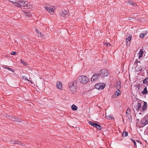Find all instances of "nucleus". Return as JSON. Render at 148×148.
Segmentation results:
<instances>
[{
    "mask_svg": "<svg viewBox=\"0 0 148 148\" xmlns=\"http://www.w3.org/2000/svg\"><path fill=\"white\" fill-rule=\"evenodd\" d=\"M71 109L75 111L77 110V107L75 105L73 104L71 106Z\"/></svg>",
    "mask_w": 148,
    "mask_h": 148,
    "instance_id": "obj_20",
    "label": "nucleus"
},
{
    "mask_svg": "<svg viewBox=\"0 0 148 148\" xmlns=\"http://www.w3.org/2000/svg\"><path fill=\"white\" fill-rule=\"evenodd\" d=\"M21 144V143L20 142H19V141H14V143H12V144Z\"/></svg>",
    "mask_w": 148,
    "mask_h": 148,
    "instance_id": "obj_32",
    "label": "nucleus"
},
{
    "mask_svg": "<svg viewBox=\"0 0 148 148\" xmlns=\"http://www.w3.org/2000/svg\"><path fill=\"white\" fill-rule=\"evenodd\" d=\"M137 106L138 107V110L139 109V108H140L141 106V103H137Z\"/></svg>",
    "mask_w": 148,
    "mask_h": 148,
    "instance_id": "obj_30",
    "label": "nucleus"
},
{
    "mask_svg": "<svg viewBox=\"0 0 148 148\" xmlns=\"http://www.w3.org/2000/svg\"><path fill=\"white\" fill-rule=\"evenodd\" d=\"M140 123L143 125L145 126L148 124V118L147 117H144L141 120Z\"/></svg>",
    "mask_w": 148,
    "mask_h": 148,
    "instance_id": "obj_8",
    "label": "nucleus"
},
{
    "mask_svg": "<svg viewBox=\"0 0 148 148\" xmlns=\"http://www.w3.org/2000/svg\"><path fill=\"white\" fill-rule=\"evenodd\" d=\"M132 37L131 36H129L126 38V39L124 41L122 44L124 43H126L127 46H129L130 43V40L132 39Z\"/></svg>",
    "mask_w": 148,
    "mask_h": 148,
    "instance_id": "obj_6",
    "label": "nucleus"
},
{
    "mask_svg": "<svg viewBox=\"0 0 148 148\" xmlns=\"http://www.w3.org/2000/svg\"><path fill=\"white\" fill-rule=\"evenodd\" d=\"M131 140L132 141V142L134 143V146L135 147H136L137 145L135 141L132 139H131Z\"/></svg>",
    "mask_w": 148,
    "mask_h": 148,
    "instance_id": "obj_28",
    "label": "nucleus"
},
{
    "mask_svg": "<svg viewBox=\"0 0 148 148\" xmlns=\"http://www.w3.org/2000/svg\"><path fill=\"white\" fill-rule=\"evenodd\" d=\"M78 80L80 82L84 84L87 83L89 80L86 76L84 75L78 77Z\"/></svg>",
    "mask_w": 148,
    "mask_h": 148,
    "instance_id": "obj_2",
    "label": "nucleus"
},
{
    "mask_svg": "<svg viewBox=\"0 0 148 148\" xmlns=\"http://www.w3.org/2000/svg\"><path fill=\"white\" fill-rule=\"evenodd\" d=\"M6 116H7V118L8 119L11 120L12 117L13 116L12 115H8H8H7Z\"/></svg>",
    "mask_w": 148,
    "mask_h": 148,
    "instance_id": "obj_33",
    "label": "nucleus"
},
{
    "mask_svg": "<svg viewBox=\"0 0 148 148\" xmlns=\"http://www.w3.org/2000/svg\"><path fill=\"white\" fill-rule=\"evenodd\" d=\"M136 142H138V143H140V144H142V143H141V142H140L139 140H136Z\"/></svg>",
    "mask_w": 148,
    "mask_h": 148,
    "instance_id": "obj_47",
    "label": "nucleus"
},
{
    "mask_svg": "<svg viewBox=\"0 0 148 148\" xmlns=\"http://www.w3.org/2000/svg\"><path fill=\"white\" fill-rule=\"evenodd\" d=\"M105 85L103 84L102 83H99L97 84L95 86L96 88L99 90H102L105 87Z\"/></svg>",
    "mask_w": 148,
    "mask_h": 148,
    "instance_id": "obj_5",
    "label": "nucleus"
},
{
    "mask_svg": "<svg viewBox=\"0 0 148 148\" xmlns=\"http://www.w3.org/2000/svg\"><path fill=\"white\" fill-rule=\"evenodd\" d=\"M147 33L146 32H144V33H141L139 36V37L141 38H143L145 37V36L147 35Z\"/></svg>",
    "mask_w": 148,
    "mask_h": 148,
    "instance_id": "obj_15",
    "label": "nucleus"
},
{
    "mask_svg": "<svg viewBox=\"0 0 148 148\" xmlns=\"http://www.w3.org/2000/svg\"><path fill=\"white\" fill-rule=\"evenodd\" d=\"M140 63V61H139L137 59H136V63Z\"/></svg>",
    "mask_w": 148,
    "mask_h": 148,
    "instance_id": "obj_45",
    "label": "nucleus"
},
{
    "mask_svg": "<svg viewBox=\"0 0 148 148\" xmlns=\"http://www.w3.org/2000/svg\"><path fill=\"white\" fill-rule=\"evenodd\" d=\"M138 107L137 105L136 106L135 105L134 106V107H133V109L134 112H135V111H138Z\"/></svg>",
    "mask_w": 148,
    "mask_h": 148,
    "instance_id": "obj_25",
    "label": "nucleus"
},
{
    "mask_svg": "<svg viewBox=\"0 0 148 148\" xmlns=\"http://www.w3.org/2000/svg\"><path fill=\"white\" fill-rule=\"evenodd\" d=\"M11 54L12 55H14L16 54V52L15 51H14L12 52L11 53Z\"/></svg>",
    "mask_w": 148,
    "mask_h": 148,
    "instance_id": "obj_40",
    "label": "nucleus"
},
{
    "mask_svg": "<svg viewBox=\"0 0 148 148\" xmlns=\"http://www.w3.org/2000/svg\"><path fill=\"white\" fill-rule=\"evenodd\" d=\"M16 118L15 116H13L11 120L13 121H16Z\"/></svg>",
    "mask_w": 148,
    "mask_h": 148,
    "instance_id": "obj_37",
    "label": "nucleus"
},
{
    "mask_svg": "<svg viewBox=\"0 0 148 148\" xmlns=\"http://www.w3.org/2000/svg\"><path fill=\"white\" fill-rule=\"evenodd\" d=\"M121 94V91L119 90V89H118L117 90V91L116 92H115L114 94L116 95L117 96H119V95H120Z\"/></svg>",
    "mask_w": 148,
    "mask_h": 148,
    "instance_id": "obj_21",
    "label": "nucleus"
},
{
    "mask_svg": "<svg viewBox=\"0 0 148 148\" xmlns=\"http://www.w3.org/2000/svg\"><path fill=\"white\" fill-rule=\"evenodd\" d=\"M21 2L22 1L18 2L17 1L16 2L15 4H14V5L18 7H21Z\"/></svg>",
    "mask_w": 148,
    "mask_h": 148,
    "instance_id": "obj_18",
    "label": "nucleus"
},
{
    "mask_svg": "<svg viewBox=\"0 0 148 148\" xmlns=\"http://www.w3.org/2000/svg\"><path fill=\"white\" fill-rule=\"evenodd\" d=\"M142 70L141 68L140 67V68L139 69V70Z\"/></svg>",
    "mask_w": 148,
    "mask_h": 148,
    "instance_id": "obj_51",
    "label": "nucleus"
},
{
    "mask_svg": "<svg viewBox=\"0 0 148 148\" xmlns=\"http://www.w3.org/2000/svg\"><path fill=\"white\" fill-rule=\"evenodd\" d=\"M4 68L5 69H9V68L7 66H4Z\"/></svg>",
    "mask_w": 148,
    "mask_h": 148,
    "instance_id": "obj_43",
    "label": "nucleus"
},
{
    "mask_svg": "<svg viewBox=\"0 0 148 148\" xmlns=\"http://www.w3.org/2000/svg\"><path fill=\"white\" fill-rule=\"evenodd\" d=\"M10 71H13V69H12L10 68L9 69Z\"/></svg>",
    "mask_w": 148,
    "mask_h": 148,
    "instance_id": "obj_46",
    "label": "nucleus"
},
{
    "mask_svg": "<svg viewBox=\"0 0 148 148\" xmlns=\"http://www.w3.org/2000/svg\"><path fill=\"white\" fill-rule=\"evenodd\" d=\"M60 14L64 18H66L69 16L67 12L65 10H63L61 11Z\"/></svg>",
    "mask_w": 148,
    "mask_h": 148,
    "instance_id": "obj_7",
    "label": "nucleus"
},
{
    "mask_svg": "<svg viewBox=\"0 0 148 148\" xmlns=\"http://www.w3.org/2000/svg\"><path fill=\"white\" fill-rule=\"evenodd\" d=\"M98 130H100L101 129V126L99 124L97 123L96 126L95 127Z\"/></svg>",
    "mask_w": 148,
    "mask_h": 148,
    "instance_id": "obj_22",
    "label": "nucleus"
},
{
    "mask_svg": "<svg viewBox=\"0 0 148 148\" xmlns=\"http://www.w3.org/2000/svg\"><path fill=\"white\" fill-rule=\"evenodd\" d=\"M25 14L26 16L28 17H30L31 16V14L30 12H25Z\"/></svg>",
    "mask_w": 148,
    "mask_h": 148,
    "instance_id": "obj_27",
    "label": "nucleus"
},
{
    "mask_svg": "<svg viewBox=\"0 0 148 148\" xmlns=\"http://www.w3.org/2000/svg\"><path fill=\"white\" fill-rule=\"evenodd\" d=\"M50 9L49 8H48L47 6L46 7H45V9L49 12V9Z\"/></svg>",
    "mask_w": 148,
    "mask_h": 148,
    "instance_id": "obj_38",
    "label": "nucleus"
},
{
    "mask_svg": "<svg viewBox=\"0 0 148 148\" xmlns=\"http://www.w3.org/2000/svg\"><path fill=\"white\" fill-rule=\"evenodd\" d=\"M36 32H37V33L39 34L40 35V31H39L38 29H36Z\"/></svg>",
    "mask_w": 148,
    "mask_h": 148,
    "instance_id": "obj_41",
    "label": "nucleus"
},
{
    "mask_svg": "<svg viewBox=\"0 0 148 148\" xmlns=\"http://www.w3.org/2000/svg\"><path fill=\"white\" fill-rule=\"evenodd\" d=\"M40 35L41 37L42 38H45V36L44 35H43L42 33L41 32H40Z\"/></svg>",
    "mask_w": 148,
    "mask_h": 148,
    "instance_id": "obj_31",
    "label": "nucleus"
},
{
    "mask_svg": "<svg viewBox=\"0 0 148 148\" xmlns=\"http://www.w3.org/2000/svg\"><path fill=\"white\" fill-rule=\"evenodd\" d=\"M21 63H22L23 64H24V63H25V62L23 61H22V60H21Z\"/></svg>",
    "mask_w": 148,
    "mask_h": 148,
    "instance_id": "obj_48",
    "label": "nucleus"
},
{
    "mask_svg": "<svg viewBox=\"0 0 148 148\" xmlns=\"http://www.w3.org/2000/svg\"><path fill=\"white\" fill-rule=\"evenodd\" d=\"M25 79L27 81H29V80H28L27 79V78H25Z\"/></svg>",
    "mask_w": 148,
    "mask_h": 148,
    "instance_id": "obj_50",
    "label": "nucleus"
},
{
    "mask_svg": "<svg viewBox=\"0 0 148 148\" xmlns=\"http://www.w3.org/2000/svg\"><path fill=\"white\" fill-rule=\"evenodd\" d=\"M142 93L143 95H147L148 94V92L147 87H145L144 88L143 90L142 91Z\"/></svg>",
    "mask_w": 148,
    "mask_h": 148,
    "instance_id": "obj_14",
    "label": "nucleus"
},
{
    "mask_svg": "<svg viewBox=\"0 0 148 148\" xmlns=\"http://www.w3.org/2000/svg\"><path fill=\"white\" fill-rule=\"evenodd\" d=\"M131 110L130 109H128L126 112V116L127 117H131Z\"/></svg>",
    "mask_w": 148,
    "mask_h": 148,
    "instance_id": "obj_10",
    "label": "nucleus"
},
{
    "mask_svg": "<svg viewBox=\"0 0 148 148\" xmlns=\"http://www.w3.org/2000/svg\"><path fill=\"white\" fill-rule=\"evenodd\" d=\"M21 1V7L26 6H28V2L27 1Z\"/></svg>",
    "mask_w": 148,
    "mask_h": 148,
    "instance_id": "obj_13",
    "label": "nucleus"
},
{
    "mask_svg": "<svg viewBox=\"0 0 148 148\" xmlns=\"http://www.w3.org/2000/svg\"><path fill=\"white\" fill-rule=\"evenodd\" d=\"M147 105V102H146L144 101V104L142 107V110L143 111H145L146 109Z\"/></svg>",
    "mask_w": 148,
    "mask_h": 148,
    "instance_id": "obj_11",
    "label": "nucleus"
},
{
    "mask_svg": "<svg viewBox=\"0 0 148 148\" xmlns=\"http://www.w3.org/2000/svg\"><path fill=\"white\" fill-rule=\"evenodd\" d=\"M128 133L127 132L125 131L123 132L122 134V136L123 137H126L128 135Z\"/></svg>",
    "mask_w": 148,
    "mask_h": 148,
    "instance_id": "obj_26",
    "label": "nucleus"
},
{
    "mask_svg": "<svg viewBox=\"0 0 148 148\" xmlns=\"http://www.w3.org/2000/svg\"><path fill=\"white\" fill-rule=\"evenodd\" d=\"M128 119H129V121L130 122H132V117L131 116V117H128Z\"/></svg>",
    "mask_w": 148,
    "mask_h": 148,
    "instance_id": "obj_39",
    "label": "nucleus"
},
{
    "mask_svg": "<svg viewBox=\"0 0 148 148\" xmlns=\"http://www.w3.org/2000/svg\"><path fill=\"white\" fill-rule=\"evenodd\" d=\"M143 52V51L142 49H140V50L138 53V58L139 59L142 57Z\"/></svg>",
    "mask_w": 148,
    "mask_h": 148,
    "instance_id": "obj_16",
    "label": "nucleus"
},
{
    "mask_svg": "<svg viewBox=\"0 0 148 148\" xmlns=\"http://www.w3.org/2000/svg\"><path fill=\"white\" fill-rule=\"evenodd\" d=\"M127 4H130L133 6H137L136 5H135V3L132 2V1H127Z\"/></svg>",
    "mask_w": 148,
    "mask_h": 148,
    "instance_id": "obj_17",
    "label": "nucleus"
},
{
    "mask_svg": "<svg viewBox=\"0 0 148 148\" xmlns=\"http://www.w3.org/2000/svg\"><path fill=\"white\" fill-rule=\"evenodd\" d=\"M9 1L13 3H14V4H15V3L17 1L16 0H9Z\"/></svg>",
    "mask_w": 148,
    "mask_h": 148,
    "instance_id": "obj_34",
    "label": "nucleus"
},
{
    "mask_svg": "<svg viewBox=\"0 0 148 148\" xmlns=\"http://www.w3.org/2000/svg\"><path fill=\"white\" fill-rule=\"evenodd\" d=\"M136 121L137 122H139V119H136Z\"/></svg>",
    "mask_w": 148,
    "mask_h": 148,
    "instance_id": "obj_49",
    "label": "nucleus"
},
{
    "mask_svg": "<svg viewBox=\"0 0 148 148\" xmlns=\"http://www.w3.org/2000/svg\"><path fill=\"white\" fill-rule=\"evenodd\" d=\"M99 72L101 73V76H107L109 75V73L108 72V71L107 70L103 69L101 70L100 71H99Z\"/></svg>",
    "mask_w": 148,
    "mask_h": 148,
    "instance_id": "obj_4",
    "label": "nucleus"
},
{
    "mask_svg": "<svg viewBox=\"0 0 148 148\" xmlns=\"http://www.w3.org/2000/svg\"><path fill=\"white\" fill-rule=\"evenodd\" d=\"M28 6H26L28 8H32V5H31L29 3H28Z\"/></svg>",
    "mask_w": 148,
    "mask_h": 148,
    "instance_id": "obj_35",
    "label": "nucleus"
},
{
    "mask_svg": "<svg viewBox=\"0 0 148 148\" xmlns=\"http://www.w3.org/2000/svg\"><path fill=\"white\" fill-rule=\"evenodd\" d=\"M104 45H106L107 47H109V46H110V43H107V42H105V43L104 44Z\"/></svg>",
    "mask_w": 148,
    "mask_h": 148,
    "instance_id": "obj_36",
    "label": "nucleus"
},
{
    "mask_svg": "<svg viewBox=\"0 0 148 148\" xmlns=\"http://www.w3.org/2000/svg\"><path fill=\"white\" fill-rule=\"evenodd\" d=\"M62 83L60 82H59L57 83V87L60 90H62L63 88L62 86Z\"/></svg>",
    "mask_w": 148,
    "mask_h": 148,
    "instance_id": "obj_9",
    "label": "nucleus"
},
{
    "mask_svg": "<svg viewBox=\"0 0 148 148\" xmlns=\"http://www.w3.org/2000/svg\"><path fill=\"white\" fill-rule=\"evenodd\" d=\"M116 86L118 89H119L121 88V83L120 82H117L116 84Z\"/></svg>",
    "mask_w": 148,
    "mask_h": 148,
    "instance_id": "obj_12",
    "label": "nucleus"
},
{
    "mask_svg": "<svg viewBox=\"0 0 148 148\" xmlns=\"http://www.w3.org/2000/svg\"><path fill=\"white\" fill-rule=\"evenodd\" d=\"M14 141H13V140H10V143H11V144H12V143H14Z\"/></svg>",
    "mask_w": 148,
    "mask_h": 148,
    "instance_id": "obj_44",
    "label": "nucleus"
},
{
    "mask_svg": "<svg viewBox=\"0 0 148 148\" xmlns=\"http://www.w3.org/2000/svg\"><path fill=\"white\" fill-rule=\"evenodd\" d=\"M69 88L71 92L73 94H75L76 92L77 88L76 86V81H74L69 84Z\"/></svg>",
    "mask_w": 148,
    "mask_h": 148,
    "instance_id": "obj_1",
    "label": "nucleus"
},
{
    "mask_svg": "<svg viewBox=\"0 0 148 148\" xmlns=\"http://www.w3.org/2000/svg\"><path fill=\"white\" fill-rule=\"evenodd\" d=\"M16 121L18 122H20L21 123L22 122V121L19 119L16 118V121Z\"/></svg>",
    "mask_w": 148,
    "mask_h": 148,
    "instance_id": "obj_29",
    "label": "nucleus"
},
{
    "mask_svg": "<svg viewBox=\"0 0 148 148\" xmlns=\"http://www.w3.org/2000/svg\"><path fill=\"white\" fill-rule=\"evenodd\" d=\"M101 76V74L100 72L96 73L91 78V81H96Z\"/></svg>",
    "mask_w": 148,
    "mask_h": 148,
    "instance_id": "obj_3",
    "label": "nucleus"
},
{
    "mask_svg": "<svg viewBox=\"0 0 148 148\" xmlns=\"http://www.w3.org/2000/svg\"><path fill=\"white\" fill-rule=\"evenodd\" d=\"M88 123L89 124L92 125L93 127H95L96 126V124H97V123L93 122L91 121H90L88 122Z\"/></svg>",
    "mask_w": 148,
    "mask_h": 148,
    "instance_id": "obj_24",
    "label": "nucleus"
},
{
    "mask_svg": "<svg viewBox=\"0 0 148 148\" xmlns=\"http://www.w3.org/2000/svg\"><path fill=\"white\" fill-rule=\"evenodd\" d=\"M143 83L147 84H148V77L146 78L145 79L143 80Z\"/></svg>",
    "mask_w": 148,
    "mask_h": 148,
    "instance_id": "obj_23",
    "label": "nucleus"
},
{
    "mask_svg": "<svg viewBox=\"0 0 148 148\" xmlns=\"http://www.w3.org/2000/svg\"><path fill=\"white\" fill-rule=\"evenodd\" d=\"M130 20L131 19H130H130H129Z\"/></svg>",
    "mask_w": 148,
    "mask_h": 148,
    "instance_id": "obj_52",
    "label": "nucleus"
},
{
    "mask_svg": "<svg viewBox=\"0 0 148 148\" xmlns=\"http://www.w3.org/2000/svg\"><path fill=\"white\" fill-rule=\"evenodd\" d=\"M109 118L111 119H113L114 118L113 116L111 115H110L109 116H108Z\"/></svg>",
    "mask_w": 148,
    "mask_h": 148,
    "instance_id": "obj_42",
    "label": "nucleus"
},
{
    "mask_svg": "<svg viewBox=\"0 0 148 148\" xmlns=\"http://www.w3.org/2000/svg\"><path fill=\"white\" fill-rule=\"evenodd\" d=\"M55 10V8L54 7L50 8L49 12L51 14H53L54 13V11Z\"/></svg>",
    "mask_w": 148,
    "mask_h": 148,
    "instance_id": "obj_19",
    "label": "nucleus"
},
{
    "mask_svg": "<svg viewBox=\"0 0 148 148\" xmlns=\"http://www.w3.org/2000/svg\"><path fill=\"white\" fill-rule=\"evenodd\" d=\"M130 20L131 19H130H130H129Z\"/></svg>",
    "mask_w": 148,
    "mask_h": 148,
    "instance_id": "obj_53",
    "label": "nucleus"
}]
</instances>
